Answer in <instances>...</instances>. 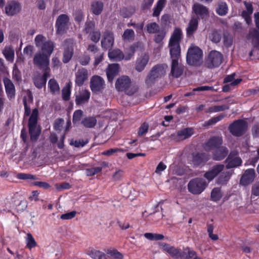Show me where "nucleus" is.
Instances as JSON below:
<instances>
[{"label":"nucleus","mask_w":259,"mask_h":259,"mask_svg":"<svg viewBox=\"0 0 259 259\" xmlns=\"http://www.w3.org/2000/svg\"><path fill=\"white\" fill-rule=\"evenodd\" d=\"M163 250L167 251L172 257L178 259L181 250L170 246L166 243H162L160 245Z\"/></svg>","instance_id":"obj_33"},{"label":"nucleus","mask_w":259,"mask_h":259,"mask_svg":"<svg viewBox=\"0 0 259 259\" xmlns=\"http://www.w3.org/2000/svg\"><path fill=\"white\" fill-rule=\"evenodd\" d=\"M167 69V66L165 64L154 66L145 77V83L146 87H151L157 79L163 77L166 74Z\"/></svg>","instance_id":"obj_1"},{"label":"nucleus","mask_w":259,"mask_h":259,"mask_svg":"<svg viewBox=\"0 0 259 259\" xmlns=\"http://www.w3.org/2000/svg\"><path fill=\"white\" fill-rule=\"evenodd\" d=\"M21 10L19 3L14 1L10 2L5 7V12L7 15L13 16L18 13Z\"/></svg>","instance_id":"obj_22"},{"label":"nucleus","mask_w":259,"mask_h":259,"mask_svg":"<svg viewBox=\"0 0 259 259\" xmlns=\"http://www.w3.org/2000/svg\"><path fill=\"white\" fill-rule=\"evenodd\" d=\"M232 172L228 171L222 172L217 178V183L219 185H226L230 180Z\"/></svg>","instance_id":"obj_36"},{"label":"nucleus","mask_w":259,"mask_h":259,"mask_svg":"<svg viewBox=\"0 0 259 259\" xmlns=\"http://www.w3.org/2000/svg\"><path fill=\"white\" fill-rule=\"evenodd\" d=\"M95 23L93 21H89L85 23L84 30L87 33H91L95 30Z\"/></svg>","instance_id":"obj_55"},{"label":"nucleus","mask_w":259,"mask_h":259,"mask_svg":"<svg viewBox=\"0 0 259 259\" xmlns=\"http://www.w3.org/2000/svg\"><path fill=\"white\" fill-rule=\"evenodd\" d=\"M26 241L27 244L26 246L30 249L37 245V243L35 242L34 238L29 233L27 234Z\"/></svg>","instance_id":"obj_51"},{"label":"nucleus","mask_w":259,"mask_h":259,"mask_svg":"<svg viewBox=\"0 0 259 259\" xmlns=\"http://www.w3.org/2000/svg\"><path fill=\"white\" fill-rule=\"evenodd\" d=\"M105 87L104 79L98 75H94L90 80V88L94 93H101Z\"/></svg>","instance_id":"obj_14"},{"label":"nucleus","mask_w":259,"mask_h":259,"mask_svg":"<svg viewBox=\"0 0 259 259\" xmlns=\"http://www.w3.org/2000/svg\"><path fill=\"white\" fill-rule=\"evenodd\" d=\"M119 65L117 63L109 64L106 69V74L108 80L112 82L114 77L117 75L119 71Z\"/></svg>","instance_id":"obj_24"},{"label":"nucleus","mask_w":259,"mask_h":259,"mask_svg":"<svg viewBox=\"0 0 259 259\" xmlns=\"http://www.w3.org/2000/svg\"><path fill=\"white\" fill-rule=\"evenodd\" d=\"M165 3V0H159L157 4L156 7L155 8L153 16H159L161 11L162 10L164 4Z\"/></svg>","instance_id":"obj_56"},{"label":"nucleus","mask_w":259,"mask_h":259,"mask_svg":"<svg viewBox=\"0 0 259 259\" xmlns=\"http://www.w3.org/2000/svg\"><path fill=\"white\" fill-rule=\"evenodd\" d=\"M223 42L227 48L230 47L233 44V36L228 32L223 33Z\"/></svg>","instance_id":"obj_48"},{"label":"nucleus","mask_w":259,"mask_h":259,"mask_svg":"<svg viewBox=\"0 0 259 259\" xmlns=\"http://www.w3.org/2000/svg\"><path fill=\"white\" fill-rule=\"evenodd\" d=\"M224 167L225 165L223 164L213 165L209 170L205 172L204 177L208 181H211L224 169Z\"/></svg>","instance_id":"obj_15"},{"label":"nucleus","mask_w":259,"mask_h":259,"mask_svg":"<svg viewBox=\"0 0 259 259\" xmlns=\"http://www.w3.org/2000/svg\"><path fill=\"white\" fill-rule=\"evenodd\" d=\"M198 25V20L196 17H192L188 26L186 28L187 34L191 37L193 35L194 33L197 30Z\"/></svg>","instance_id":"obj_30"},{"label":"nucleus","mask_w":259,"mask_h":259,"mask_svg":"<svg viewBox=\"0 0 259 259\" xmlns=\"http://www.w3.org/2000/svg\"><path fill=\"white\" fill-rule=\"evenodd\" d=\"M213 88L212 87L209 86H202L194 88L192 92L188 93L185 95V96L188 97L191 95H194V92L195 91H204L208 90H213Z\"/></svg>","instance_id":"obj_54"},{"label":"nucleus","mask_w":259,"mask_h":259,"mask_svg":"<svg viewBox=\"0 0 259 259\" xmlns=\"http://www.w3.org/2000/svg\"><path fill=\"white\" fill-rule=\"evenodd\" d=\"M149 60V56L147 54H144L139 58L135 66L136 70L138 72H141L144 70Z\"/></svg>","instance_id":"obj_28"},{"label":"nucleus","mask_w":259,"mask_h":259,"mask_svg":"<svg viewBox=\"0 0 259 259\" xmlns=\"http://www.w3.org/2000/svg\"><path fill=\"white\" fill-rule=\"evenodd\" d=\"M136 12V7L134 6H130L123 8L120 10V15L124 18H128L131 17Z\"/></svg>","instance_id":"obj_43"},{"label":"nucleus","mask_w":259,"mask_h":259,"mask_svg":"<svg viewBox=\"0 0 259 259\" xmlns=\"http://www.w3.org/2000/svg\"><path fill=\"white\" fill-rule=\"evenodd\" d=\"M87 50L93 53L95 56H96L101 53L98 47L95 45L93 44H91L88 46Z\"/></svg>","instance_id":"obj_61"},{"label":"nucleus","mask_w":259,"mask_h":259,"mask_svg":"<svg viewBox=\"0 0 259 259\" xmlns=\"http://www.w3.org/2000/svg\"><path fill=\"white\" fill-rule=\"evenodd\" d=\"M90 93L86 90L81 91L78 95L76 96L75 102L77 105H80L87 102L90 98Z\"/></svg>","instance_id":"obj_29"},{"label":"nucleus","mask_w":259,"mask_h":259,"mask_svg":"<svg viewBox=\"0 0 259 259\" xmlns=\"http://www.w3.org/2000/svg\"><path fill=\"white\" fill-rule=\"evenodd\" d=\"M135 34L133 30L127 29L125 30L122 35V39L125 41H133L135 39Z\"/></svg>","instance_id":"obj_45"},{"label":"nucleus","mask_w":259,"mask_h":259,"mask_svg":"<svg viewBox=\"0 0 259 259\" xmlns=\"http://www.w3.org/2000/svg\"><path fill=\"white\" fill-rule=\"evenodd\" d=\"M213 226L212 225H208L207 231L208 233V236L211 240L215 241L217 240L219 238L217 234H213Z\"/></svg>","instance_id":"obj_60"},{"label":"nucleus","mask_w":259,"mask_h":259,"mask_svg":"<svg viewBox=\"0 0 259 259\" xmlns=\"http://www.w3.org/2000/svg\"><path fill=\"white\" fill-rule=\"evenodd\" d=\"M73 54V49L72 47H68L65 49L63 53V61L66 63L71 59Z\"/></svg>","instance_id":"obj_44"},{"label":"nucleus","mask_w":259,"mask_h":259,"mask_svg":"<svg viewBox=\"0 0 259 259\" xmlns=\"http://www.w3.org/2000/svg\"><path fill=\"white\" fill-rule=\"evenodd\" d=\"M42 75H38L33 78L35 85L37 88H41L46 83L47 79L50 76V72L44 71Z\"/></svg>","instance_id":"obj_26"},{"label":"nucleus","mask_w":259,"mask_h":259,"mask_svg":"<svg viewBox=\"0 0 259 259\" xmlns=\"http://www.w3.org/2000/svg\"><path fill=\"white\" fill-rule=\"evenodd\" d=\"M62 98L65 101L69 100L70 95V85L68 83L62 91Z\"/></svg>","instance_id":"obj_53"},{"label":"nucleus","mask_w":259,"mask_h":259,"mask_svg":"<svg viewBox=\"0 0 259 259\" xmlns=\"http://www.w3.org/2000/svg\"><path fill=\"white\" fill-rule=\"evenodd\" d=\"M88 254L93 259H107L104 252L96 249L89 251Z\"/></svg>","instance_id":"obj_42"},{"label":"nucleus","mask_w":259,"mask_h":259,"mask_svg":"<svg viewBox=\"0 0 259 259\" xmlns=\"http://www.w3.org/2000/svg\"><path fill=\"white\" fill-rule=\"evenodd\" d=\"M255 22L256 28L250 30L248 37L251 39L254 49H259V12L254 14Z\"/></svg>","instance_id":"obj_11"},{"label":"nucleus","mask_w":259,"mask_h":259,"mask_svg":"<svg viewBox=\"0 0 259 259\" xmlns=\"http://www.w3.org/2000/svg\"><path fill=\"white\" fill-rule=\"evenodd\" d=\"M228 148L224 146H221L217 148L212 153V158L217 161H221L225 158L228 154Z\"/></svg>","instance_id":"obj_23"},{"label":"nucleus","mask_w":259,"mask_h":259,"mask_svg":"<svg viewBox=\"0 0 259 259\" xmlns=\"http://www.w3.org/2000/svg\"><path fill=\"white\" fill-rule=\"evenodd\" d=\"M149 128V124L146 122H144L140 127L138 131V135L142 136L144 134L147 133Z\"/></svg>","instance_id":"obj_62"},{"label":"nucleus","mask_w":259,"mask_h":259,"mask_svg":"<svg viewBox=\"0 0 259 259\" xmlns=\"http://www.w3.org/2000/svg\"><path fill=\"white\" fill-rule=\"evenodd\" d=\"M90 38L93 41L97 42L100 38L101 33L99 31L96 30L90 33Z\"/></svg>","instance_id":"obj_63"},{"label":"nucleus","mask_w":259,"mask_h":259,"mask_svg":"<svg viewBox=\"0 0 259 259\" xmlns=\"http://www.w3.org/2000/svg\"><path fill=\"white\" fill-rule=\"evenodd\" d=\"M49 86L51 92L54 94H59L60 92V89L59 85L57 81L53 79H51L49 81Z\"/></svg>","instance_id":"obj_47"},{"label":"nucleus","mask_w":259,"mask_h":259,"mask_svg":"<svg viewBox=\"0 0 259 259\" xmlns=\"http://www.w3.org/2000/svg\"><path fill=\"white\" fill-rule=\"evenodd\" d=\"M193 11L196 15L200 16L207 15L208 13L207 8L199 3H196L193 5Z\"/></svg>","instance_id":"obj_32"},{"label":"nucleus","mask_w":259,"mask_h":259,"mask_svg":"<svg viewBox=\"0 0 259 259\" xmlns=\"http://www.w3.org/2000/svg\"><path fill=\"white\" fill-rule=\"evenodd\" d=\"M81 123L87 128H92L96 125L97 119L95 117H87L83 119Z\"/></svg>","instance_id":"obj_41"},{"label":"nucleus","mask_w":259,"mask_h":259,"mask_svg":"<svg viewBox=\"0 0 259 259\" xmlns=\"http://www.w3.org/2000/svg\"><path fill=\"white\" fill-rule=\"evenodd\" d=\"M88 140L87 139L85 141L83 140L79 139L78 140H71L70 141V145H73L76 147H83L86 144L88 143Z\"/></svg>","instance_id":"obj_58"},{"label":"nucleus","mask_w":259,"mask_h":259,"mask_svg":"<svg viewBox=\"0 0 259 259\" xmlns=\"http://www.w3.org/2000/svg\"><path fill=\"white\" fill-rule=\"evenodd\" d=\"M186 61L191 66H200L203 63V52L198 47L191 46L188 50Z\"/></svg>","instance_id":"obj_4"},{"label":"nucleus","mask_w":259,"mask_h":259,"mask_svg":"<svg viewBox=\"0 0 259 259\" xmlns=\"http://www.w3.org/2000/svg\"><path fill=\"white\" fill-rule=\"evenodd\" d=\"M114 35L113 33L106 31L103 35L101 40V46L105 49H111L114 44Z\"/></svg>","instance_id":"obj_19"},{"label":"nucleus","mask_w":259,"mask_h":259,"mask_svg":"<svg viewBox=\"0 0 259 259\" xmlns=\"http://www.w3.org/2000/svg\"><path fill=\"white\" fill-rule=\"evenodd\" d=\"M239 152L234 149L231 151L225 162L226 163V167L227 169L232 168L239 166L242 164V160L238 156Z\"/></svg>","instance_id":"obj_10"},{"label":"nucleus","mask_w":259,"mask_h":259,"mask_svg":"<svg viewBox=\"0 0 259 259\" xmlns=\"http://www.w3.org/2000/svg\"><path fill=\"white\" fill-rule=\"evenodd\" d=\"M178 259H202L196 252L188 248L181 250Z\"/></svg>","instance_id":"obj_21"},{"label":"nucleus","mask_w":259,"mask_h":259,"mask_svg":"<svg viewBox=\"0 0 259 259\" xmlns=\"http://www.w3.org/2000/svg\"><path fill=\"white\" fill-rule=\"evenodd\" d=\"M38 114L37 109H34L28 120L29 133L30 140L32 142L37 140L41 132L40 127L37 125Z\"/></svg>","instance_id":"obj_5"},{"label":"nucleus","mask_w":259,"mask_h":259,"mask_svg":"<svg viewBox=\"0 0 259 259\" xmlns=\"http://www.w3.org/2000/svg\"><path fill=\"white\" fill-rule=\"evenodd\" d=\"M138 49H140L141 50L143 49V44L141 42L138 41L134 43L127 48L124 58L126 60H130L134 55L136 50Z\"/></svg>","instance_id":"obj_27"},{"label":"nucleus","mask_w":259,"mask_h":259,"mask_svg":"<svg viewBox=\"0 0 259 259\" xmlns=\"http://www.w3.org/2000/svg\"><path fill=\"white\" fill-rule=\"evenodd\" d=\"M247 128V122L242 119L234 121L229 126L230 132L236 137H240L244 134Z\"/></svg>","instance_id":"obj_9"},{"label":"nucleus","mask_w":259,"mask_h":259,"mask_svg":"<svg viewBox=\"0 0 259 259\" xmlns=\"http://www.w3.org/2000/svg\"><path fill=\"white\" fill-rule=\"evenodd\" d=\"M255 175V171L253 169L246 170L240 179V184L243 186L249 185L254 180Z\"/></svg>","instance_id":"obj_20"},{"label":"nucleus","mask_w":259,"mask_h":259,"mask_svg":"<svg viewBox=\"0 0 259 259\" xmlns=\"http://www.w3.org/2000/svg\"><path fill=\"white\" fill-rule=\"evenodd\" d=\"M221 190L219 188H214L211 193V198L213 201H217L222 197Z\"/></svg>","instance_id":"obj_49"},{"label":"nucleus","mask_w":259,"mask_h":259,"mask_svg":"<svg viewBox=\"0 0 259 259\" xmlns=\"http://www.w3.org/2000/svg\"><path fill=\"white\" fill-rule=\"evenodd\" d=\"M108 57L112 60L120 61L124 59V55L119 49H116L110 50L108 52Z\"/></svg>","instance_id":"obj_35"},{"label":"nucleus","mask_w":259,"mask_h":259,"mask_svg":"<svg viewBox=\"0 0 259 259\" xmlns=\"http://www.w3.org/2000/svg\"><path fill=\"white\" fill-rule=\"evenodd\" d=\"M208 37L210 41L217 44L221 41L222 35L220 31L213 29L209 33Z\"/></svg>","instance_id":"obj_40"},{"label":"nucleus","mask_w":259,"mask_h":259,"mask_svg":"<svg viewBox=\"0 0 259 259\" xmlns=\"http://www.w3.org/2000/svg\"><path fill=\"white\" fill-rule=\"evenodd\" d=\"M106 253L110 259H124L123 254L115 248L108 249Z\"/></svg>","instance_id":"obj_37"},{"label":"nucleus","mask_w":259,"mask_h":259,"mask_svg":"<svg viewBox=\"0 0 259 259\" xmlns=\"http://www.w3.org/2000/svg\"><path fill=\"white\" fill-rule=\"evenodd\" d=\"M83 116V112L81 110L75 111L73 114L72 121L74 124L79 122Z\"/></svg>","instance_id":"obj_57"},{"label":"nucleus","mask_w":259,"mask_h":259,"mask_svg":"<svg viewBox=\"0 0 259 259\" xmlns=\"http://www.w3.org/2000/svg\"><path fill=\"white\" fill-rule=\"evenodd\" d=\"M223 55L218 51H211L208 55L204 66L208 68L218 67L222 62Z\"/></svg>","instance_id":"obj_8"},{"label":"nucleus","mask_w":259,"mask_h":259,"mask_svg":"<svg viewBox=\"0 0 259 259\" xmlns=\"http://www.w3.org/2000/svg\"><path fill=\"white\" fill-rule=\"evenodd\" d=\"M194 133L192 127H186L178 131L176 135H171L172 139L177 142H181L190 138Z\"/></svg>","instance_id":"obj_13"},{"label":"nucleus","mask_w":259,"mask_h":259,"mask_svg":"<svg viewBox=\"0 0 259 259\" xmlns=\"http://www.w3.org/2000/svg\"><path fill=\"white\" fill-rule=\"evenodd\" d=\"M103 9V4L100 1L93 2L91 4V11L96 15L101 13Z\"/></svg>","instance_id":"obj_38"},{"label":"nucleus","mask_w":259,"mask_h":259,"mask_svg":"<svg viewBox=\"0 0 259 259\" xmlns=\"http://www.w3.org/2000/svg\"><path fill=\"white\" fill-rule=\"evenodd\" d=\"M224 167L225 165L223 164L213 165L209 170L205 172L204 177L208 181H211L224 169Z\"/></svg>","instance_id":"obj_16"},{"label":"nucleus","mask_w":259,"mask_h":259,"mask_svg":"<svg viewBox=\"0 0 259 259\" xmlns=\"http://www.w3.org/2000/svg\"><path fill=\"white\" fill-rule=\"evenodd\" d=\"M182 35L181 30L180 28H176L170 39L168 47L172 60H178L181 57L180 41Z\"/></svg>","instance_id":"obj_2"},{"label":"nucleus","mask_w":259,"mask_h":259,"mask_svg":"<svg viewBox=\"0 0 259 259\" xmlns=\"http://www.w3.org/2000/svg\"><path fill=\"white\" fill-rule=\"evenodd\" d=\"M69 17L66 14H61L58 16L56 23L57 33L64 34L68 28Z\"/></svg>","instance_id":"obj_12"},{"label":"nucleus","mask_w":259,"mask_h":259,"mask_svg":"<svg viewBox=\"0 0 259 259\" xmlns=\"http://www.w3.org/2000/svg\"><path fill=\"white\" fill-rule=\"evenodd\" d=\"M88 76V71L85 69L78 70L76 73V83L79 86L82 85L84 81L87 79Z\"/></svg>","instance_id":"obj_31"},{"label":"nucleus","mask_w":259,"mask_h":259,"mask_svg":"<svg viewBox=\"0 0 259 259\" xmlns=\"http://www.w3.org/2000/svg\"><path fill=\"white\" fill-rule=\"evenodd\" d=\"M229 106L227 105L213 106L208 108L206 111L207 113L217 112L228 109Z\"/></svg>","instance_id":"obj_50"},{"label":"nucleus","mask_w":259,"mask_h":259,"mask_svg":"<svg viewBox=\"0 0 259 259\" xmlns=\"http://www.w3.org/2000/svg\"><path fill=\"white\" fill-rule=\"evenodd\" d=\"M223 143L221 137L214 136L210 138L204 145V148L206 151H209L213 148H218Z\"/></svg>","instance_id":"obj_17"},{"label":"nucleus","mask_w":259,"mask_h":259,"mask_svg":"<svg viewBox=\"0 0 259 259\" xmlns=\"http://www.w3.org/2000/svg\"><path fill=\"white\" fill-rule=\"evenodd\" d=\"M184 67L178 62V60H173L171 61L169 75L174 78L180 77L183 73Z\"/></svg>","instance_id":"obj_18"},{"label":"nucleus","mask_w":259,"mask_h":259,"mask_svg":"<svg viewBox=\"0 0 259 259\" xmlns=\"http://www.w3.org/2000/svg\"><path fill=\"white\" fill-rule=\"evenodd\" d=\"M3 53L7 60L13 61L14 58V50L12 47H6L3 51Z\"/></svg>","instance_id":"obj_46"},{"label":"nucleus","mask_w":259,"mask_h":259,"mask_svg":"<svg viewBox=\"0 0 259 259\" xmlns=\"http://www.w3.org/2000/svg\"><path fill=\"white\" fill-rule=\"evenodd\" d=\"M115 88L119 92H123L128 96H132L138 90V87L132 83L131 78L126 75H122L117 78Z\"/></svg>","instance_id":"obj_3"},{"label":"nucleus","mask_w":259,"mask_h":259,"mask_svg":"<svg viewBox=\"0 0 259 259\" xmlns=\"http://www.w3.org/2000/svg\"><path fill=\"white\" fill-rule=\"evenodd\" d=\"M49 57L40 52H37L34 56L33 64L43 71L50 72Z\"/></svg>","instance_id":"obj_7"},{"label":"nucleus","mask_w":259,"mask_h":259,"mask_svg":"<svg viewBox=\"0 0 259 259\" xmlns=\"http://www.w3.org/2000/svg\"><path fill=\"white\" fill-rule=\"evenodd\" d=\"M146 30L149 33H156L159 32V27L156 23L153 22L146 25Z\"/></svg>","instance_id":"obj_52"},{"label":"nucleus","mask_w":259,"mask_h":259,"mask_svg":"<svg viewBox=\"0 0 259 259\" xmlns=\"http://www.w3.org/2000/svg\"><path fill=\"white\" fill-rule=\"evenodd\" d=\"M217 13L220 15H224L227 12V7L225 3H220L217 9Z\"/></svg>","instance_id":"obj_59"},{"label":"nucleus","mask_w":259,"mask_h":259,"mask_svg":"<svg viewBox=\"0 0 259 259\" xmlns=\"http://www.w3.org/2000/svg\"><path fill=\"white\" fill-rule=\"evenodd\" d=\"M207 156L204 153H197L193 156V163L195 165H199L203 162L207 161Z\"/></svg>","instance_id":"obj_39"},{"label":"nucleus","mask_w":259,"mask_h":259,"mask_svg":"<svg viewBox=\"0 0 259 259\" xmlns=\"http://www.w3.org/2000/svg\"><path fill=\"white\" fill-rule=\"evenodd\" d=\"M54 49V44L51 40L45 41L41 46L42 53L50 56Z\"/></svg>","instance_id":"obj_34"},{"label":"nucleus","mask_w":259,"mask_h":259,"mask_svg":"<svg viewBox=\"0 0 259 259\" xmlns=\"http://www.w3.org/2000/svg\"><path fill=\"white\" fill-rule=\"evenodd\" d=\"M208 185L206 181L202 178H196L192 179L188 184V190L194 195L200 194Z\"/></svg>","instance_id":"obj_6"},{"label":"nucleus","mask_w":259,"mask_h":259,"mask_svg":"<svg viewBox=\"0 0 259 259\" xmlns=\"http://www.w3.org/2000/svg\"><path fill=\"white\" fill-rule=\"evenodd\" d=\"M3 80L6 92L8 98H13L15 95V89L13 83L7 77H5Z\"/></svg>","instance_id":"obj_25"},{"label":"nucleus","mask_w":259,"mask_h":259,"mask_svg":"<svg viewBox=\"0 0 259 259\" xmlns=\"http://www.w3.org/2000/svg\"><path fill=\"white\" fill-rule=\"evenodd\" d=\"M102 170V167H97L87 169L86 170L87 175L88 176H94L95 174L100 172Z\"/></svg>","instance_id":"obj_64"}]
</instances>
